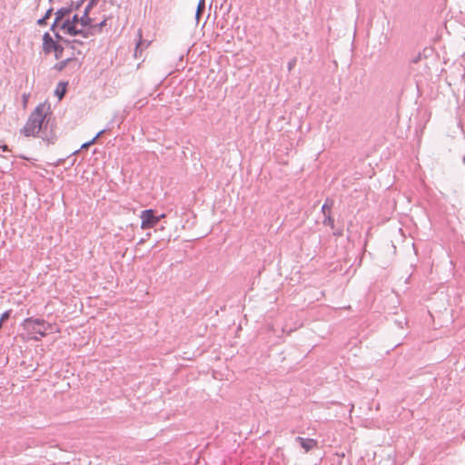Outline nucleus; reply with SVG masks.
<instances>
[{"mask_svg": "<svg viewBox=\"0 0 465 465\" xmlns=\"http://www.w3.org/2000/svg\"><path fill=\"white\" fill-rule=\"evenodd\" d=\"M163 216L164 214L156 216L153 209L143 211L140 214L142 220L141 228L145 230L154 227Z\"/></svg>", "mask_w": 465, "mask_h": 465, "instance_id": "3", "label": "nucleus"}, {"mask_svg": "<svg viewBox=\"0 0 465 465\" xmlns=\"http://www.w3.org/2000/svg\"><path fill=\"white\" fill-rule=\"evenodd\" d=\"M205 8V0H199L196 12H195V19L198 22L200 19L201 14L204 11Z\"/></svg>", "mask_w": 465, "mask_h": 465, "instance_id": "10", "label": "nucleus"}, {"mask_svg": "<svg viewBox=\"0 0 465 465\" xmlns=\"http://www.w3.org/2000/svg\"><path fill=\"white\" fill-rule=\"evenodd\" d=\"M65 90H66V84L59 83L57 85V88L55 90V94L59 97V99L63 98V96L65 94Z\"/></svg>", "mask_w": 465, "mask_h": 465, "instance_id": "13", "label": "nucleus"}, {"mask_svg": "<svg viewBox=\"0 0 465 465\" xmlns=\"http://www.w3.org/2000/svg\"><path fill=\"white\" fill-rule=\"evenodd\" d=\"M322 212L324 215L331 213V206L328 205L327 202L322 205Z\"/></svg>", "mask_w": 465, "mask_h": 465, "instance_id": "19", "label": "nucleus"}, {"mask_svg": "<svg viewBox=\"0 0 465 465\" xmlns=\"http://www.w3.org/2000/svg\"><path fill=\"white\" fill-rule=\"evenodd\" d=\"M53 51L54 52L55 58L60 59L63 57L64 47L61 44H58Z\"/></svg>", "mask_w": 465, "mask_h": 465, "instance_id": "15", "label": "nucleus"}, {"mask_svg": "<svg viewBox=\"0 0 465 465\" xmlns=\"http://www.w3.org/2000/svg\"><path fill=\"white\" fill-rule=\"evenodd\" d=\"M143 242H144V240H143V239H141V240L139 241V242H138V243H139V244H142V243H143Z\"/></svg>", "mask_w": 465, "mask_h": 465, "instance_id": "30", "label": "nucleus"}, {"mask_svg": "<svg viewBox=\"0 0 465 465\" xmlns=\"http://www.w3.org/2000/svg\"><path fill=\"white\" fill-rule=\"evenodd\" d=\"M295 64H296V59H292L291 61H289L288 71H291L294 67Z\"/></svg>", "mask_w": 465, "mask_h": 465, "instance_id": "21", "label": "nucleus"}, {"mask_svg": "<svg viewBox=\"0 0 465 465\" xmlns=\"http://www.w3.org/2000/svg\"><path fill=\"white\" fill-rule=\"evenodd\" d=\"M78 45H83V42H81L80 40L77 39V44Z\"/></svg>", "mask_w": 465, "mask_h": 465, "instance_id": "29", "label": "nucleus"}, {"mask_svg": "<svg viewBox=\"0 0 465 465\" xmlns=\"http://www.w3.org/2000/svg\"><path fill=\"white\" fill-rule=\"evenodd\" d=\"M37 25H40V26H43V25H46L45 18L43 16L42 18L38 19L37 20Z\"/></svg>", "mask_w": 465, "mask_h": 465, "instance_id": "22", "label": "nucleus"}, {"mask_svg": "<svg viewBox=\"0 0 465 465\" xmlns=\"http://www.w3.org/2000/svg\"><path fill=\"white\" fill-rule=\"evenodd\" d=\"M334 235L341 236L342 235V231H337L334 232Z\"/></svg>", "mask_w": 465, "mask_h": 465, "instance_id": "27", "label": "nucleus"}, {"mask_svg": "<svg viewBox=\"0 0 465 465\" xmlns=\"http://www.w3.org/2000/svg\"><path fill=\"white\" fill-rule=\"evenodd\" d=\"M69 23L76 25H80V17L77 15H73L72 18H69Z\"/></svg>", "mask_w": 465, "mask_h": 465, "instance_id": "17", "label": "nucleus"}, {"mask_svg": "<svg viewBox=\"0 0 465 465\" xmlns=\"http://www.w3.org/2000/svg\"><path fill=\"white\" fill-rule=\"evenodd\" d=\"M45 105L38 104L30 114L21 133L25 136H38L47 143H53L56 137L52 127L49 129L48 121H45Z\"/></svg>", "mask_w": 465, "mask_h": 465, "instance_id": "1", "label": "nucleus"}, {"mask_svg": "<svg viewBox=\"0 0 465 465\" xmlns=\"http://www.w3.org/2000/svg\"><path fill=\"white\" fill-rule=\"evenodd\" d=\"M140 45H141V42H139V43L137 44V45H136V51L138 50V48H139Z\"/></svg>", "mask_w": 465, "mask_h": 465, "instance_id": "31", "label": "nucleus"}, {"mask_svg": "<svg viewBox=\"0 0 465 465\" xmlns=\"http://www.w3.org/2000/svg\"><path fill=\"white\" fill-rule=\"evenodd\" d=\"M33 339L35 340V341H39L40 340V338H38L36 336H35Z\"/></svg>", "mask_w": 465, "mask_h": 465, "instance_id": "32", "label": "nucleus"}, {"mask_svg": "<svg viewBox=\"0 0 465 465\" xmlns=\"http://www.w3.org/2000/svg\"><path fill=\"white\" fill-rule=\"evenodd\" d=\"M97 1H98V0H90V2H89V3L94 5H96V4H97Z\"/></svg>", "mask_w": 465, "mask_h": 465, "instance_id": "28", "label": "nucleus"}, {"mask_svg": "<svg viewBox=\"0 0 465 465\" xmlns=\"http://www.w3.org/2000/svg\"><path fill=\"white\" fill-rule=\"evenodd\" d=\"M61 24H62L61 22H56V19L54 18V23H53V25H51V28H50L51 31L53 33H55L57 31V27H60Z\"/></svg>", "mask_w": 465, "mask_h": 465, "instance_id": "20", "label": "nucleus"}, {"mask_svg": "<svg viewBox=\"0 0 465 465\" xmlns=\"http://www.w3.org/2000/svg\"><path fill=\"white\" fill-rule=\"evenodd\" d=\"M74 59V57H68L64 60H62L60 61L59 63H57L55 64V69H57L58 71H62L63 69H64L66 67V65L69 64L70 61H72Z\"/></svg>", "mask_w": 465, "mask_h": 465, "instance_id": "14", "label": "nucleus"}, {"mask_svg": "<svg viewBox=\"0 0 465 465\" xmlns=\"http://www.w3.org/2000/svg\"><path fill=\"white\" fill-rule=\"evenodd\" d=\"M296 441H298L302 449L306 452L312 450L313 448H315L318 444L317 440L314 439H305L302 437H296Z\"/></svg>", "mask_w": 465, "mask_h": 465, "instance_id": "6", "label": "nucleus"}, {"mask_svg": "<svg viewBox=\"0 0 465 465\" xmlns=\"http://www.w3.org/2000/svg\"><path fill=\"white\" fill-rule=\"evenodd\" d=\"M462 161H463V163H465V154H464V157H463V160H462Z\"/></svg>", "mask_w": 465, "mask_h": 465, "instance_id": "33", "label": "nucleus"}, {"mask_svg": "<svg viewBox=\"0 0 465 465\" xmlns=\"http://www.w3.org/2000/svg\"><path fill=\"white\" fill-rule=\"evenodd\" d=\"M105 23H106V20H104V21H102L99 24L92 25L89 28L86 29V31L92 32L93 35H94L96 32H100L101 31L103 26L105 25Z\"/></svg>", "mask_w": 465, "mask_h": 465, "instance_id": "12", "label": "nucleus"}, {"mask_svg": "<svg viewBox=\"0 0 465 465\" xmlns=\"http://www.w3.org/2000/svg\"><path fill=\"white\" fill-rule=\"evenodd\" d=\"M64 44L67 48H70L73 50L72 55H74L76 53L77 54H82L83 51L81 49L77 48V39L74 40H64Z\"/></svg>", "mask_w": 465, "mask_h": 465, "instance_id": "8", "label": "nucleus"}, {"mask_svg": "<svg viewBox=\"0 0 465 465\" xmlns=\"http://www.w3.org/2000/svg\"><path fill=\"white\" fill-rule=\"evenodd\" d=\"M72 11V8L71 7H62L60 9H58L55 13H54V18L56 19V22H63V20L65 18V16L69 15V14L71 13Z\"/></svg>", "mask_w": 465, "mask_h": 465, "instance_id": "7", "label": "nucleus"}, {"mask_svg": "<svg viewBox=\"0 0 465 465\" xmlns=\"http://www.w3.org/2000/svg\"><path fill=\"white\" fill-rule=\"evenodd\" d=\"M60 29L69 35H82L84 38H88L93 35L92 32L86 31V29L79 28L78 25L69 23V18L64 20L60 25Z\"/></svg>", "mask_w": 465, "mask_h": 465, "instance_id": "4", "label": "nucleus"}, {"mask_svg": "<svg viewBox=\"0 0 465 465\" xmlns=\"http://www.w3.org/2000/svg\"><path fill=\"white\" fill-rule=\"evenodd\" d=\"M1 148H2V150H3L4 152H7V151H8V146H7V145H5H5H3V146H1Z\"/></svg>", "mask_w": 465, "mask_h": 465, "instance_id": "26", "label": "nucleus"}, {"mask_svg": "<svg viewBox=\"0 0 465 465\" xmlns=\"http://www.w3.org/2000/svg\"><path fill=\"white\" fill-rule=\"evenodd\" d=\"M11 315V310H8V311H5L0 317V321L1 322L3 323L5 321H6L7 319H9Z\"/></svg>", "mask_w": 465, "mask_h": 465, "instance_id": "18", "label": "nucleus"}, {"mask_svg": "<svg viewBox=\"0 0 465 465\" xmlns=\"http://www.w3.org/2000/svg\"><path fill=\"white\" fill-rule=\"evenodd\" d=\"M54 34L55 38H56L57 40H59V41H61V42L64 44V40H65V39H64V38H63V37L60 35L59 32H58V31H56V32H55V33H54Z\"/></svg>", "mask_w": 465, "mask_h": 465, "instance_id": "24", "label": "nucleus"}, {"mask_svg": "<svg viewBox=\"0 0 465 465\" xmlns=\"http://www.w3.org/2000/svg\"><path fill=\"white\" fill-rule=\"evenodd\" d=\"M92 25V19L86 12L80 17V28L87 29Z\"/></svg>", "mask_w": 465, "mask_h": 465, "instance_id": "9", "label": "nucleus"}, {"mask_svg": "<svg viewBox=\"0 0 465 465\" xmlns=\"http://www.w3.org/2000/svg\"><path fill=\"white\" fill-rule=\"evenodd\" d=\"M21 325L28 334H38L40 337L46 336L48 332L58 331L54 324L46 322L44 319L40 318H26Z\"/></svg>", "mask_w": 465, "mask_h": 465, "instance_id": "2", "label": "nucleus"}, {"mask_svg": "<svg viewBox=\"0 0 465 465\" xmlns=\"http://www.w3.org/2000/svg\"><path fill=\"white\" fill-rule=\"evenodd\" d=\"M58 45L57 42H55L49 33H45L43 35V50L45 54H49L53 52V49L55 48V46Z\"/></svg>", "mask_w": 465, "mask_h": 465, "instance_id": "5", "label": "nucleus"}, {"mask_svg": "<svg viewBox=\"0 0 465 465\" xmlns=\"http://www.w3.org/2000/svg\"><path fill=\"white\" fill-rule=\"evenodd\" d=\"M52 13H53V8H49V9L46 11L45 15H44V17L45 18V20H47V19L51 16Z\"/></svg>", "mask_w": 465, "mask_h": 465, "instance_id": "23", "label": "nucleus"}, {"mask_svg": "<svg viewBox=\"0 0 465 465\" xmlns=\"http://www.w3.org/2000/svg\"><path fill=\"white\" fill-rule=\"evenodd\" d=\"M106 131H107V129H103V130L99 131V132L97 133V134H96V135H95V136H94L91 141L84 143L81 146V148H82V149H86V148H88L90 145H92L93 143H95V141L98 139V137H100V136H101L103 134H104Z\"/></svg>", "mask_w": 465, "mask_h": 465, "instance_id": "11", "label": "nucleus"}, {"mask_svg": "<svg viewBox=\"0 0 465 465\" xmlns=\"http://www.w3.org/2000/svg\"><path fill=\"white\" fill-rule=\"evenodd\" d=\"M324 220H323V224L324 225H329L331 226V228L334 227V219L331 216V213L327 214V215H324Z\"/></svg>", "mask_w": 465, "mask_h": 465, "instance_id": "16", "label": "nucleus"}, {"mask_svg": "<svg viewBox=\"0 0 465 465\" xmlns=\"http://www.w3.org/2000/svg\"><path fill=\"white\" fill-rule=\"evenodd\" d=\"M93 6H94V5H92V4H90V3H89V4L85 6V8H84V12H86V13H87V15H89V12H90V11H91V9L93 8Z\"/></svg>", "mask_w": 465, "mask_h": 465, "instance_id": "25", "label": "nucleus"}]
</instances>
